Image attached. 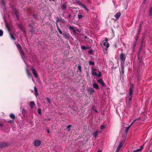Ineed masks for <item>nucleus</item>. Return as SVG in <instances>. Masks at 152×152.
Returning a JSON list of instances; mask_svg holds the SVG:
<instances>
[{
    "instance_id": "nucleus-28",
    "label": "nucleus",
    "mask_w": 152,
    "mask_h": 152,
    "mask_svg": "<svg viewBox=\"0 0 152 152\" xmlns=\"http://www.w3.org/2000/svg\"><path fill=\"white\" fill-rule=\"evenodd\" d=\"M63 36L66 39H69V38L68 35L66 33L63 34Z\"/></svg>"
},
{
    "instance_id": "nucleus-52",
    "label": "nucleus",
    "mask_w": 152,
    "mask_h": 152,
    "mask_svg": "<svg viewBox=\"0 0 152 152\" xmlns=\"http://www.w3.org/2000/svg\"><path fill=\"white\" fill-rule=\"evenodd\" d=\"M92 53V51H91V50L90 51H89V52H88V53Z\"/></svg>"
},
{
    "instance_id": "nucleus-40",
    "label": "nucleus",
    "mask_w": 152,
    "mask_h": 152,
    "mask_svg": "<svg viewBox=\"0 0 152 152\" xmlns=\"http://www.w3.org/2000/svg\"><path fill=\"white\" fill-rule=\"evenodd\" d=\"M0 1H1V2L2 3V4L3 5H5V3L4 1V0H0Z\"/></svg>"
},
{
    "instance_id": "nucleus-16",
    "label": "nucleus",
    "mask_w": 152,
    "mask_h": 152,
    "mask_svg": "<svg viewBox=\"0 0 152 152\" xmlns=\"http://www.w3.org/2000/svg\"><path fill=\"white\" fill-rule=\"evenodd\" d=\"M121 15V13L120 12H117L116 13L114 16V17L116 19H118Z\"/></svg>"
},
{
    "instance_id": "nucleus-33",
    "label": "nucleus",
    "mask_w": 152,
    "mask_h": 152,
    "mask_svg": "<svg viewBox=\"0 0 152 152\" xmlns=\"http://www.w3.org/2000/svg\"><path fill=\"white\" fill-rule=\"evenodd\" d=\"M152 15V6L150 8L149 12V15L150 16L151 15Z\"/></svg>"
},
{
    "instance_id": "nucleus-6",
    "label": "nucleus",
    "mask_w": 152,
    "mask_h": 152,
    "mask_svg": "<svg viewBox=\"0 0 152 152\" xmlns=\"http://www.w3.org/2000/svg\"><path fill=\"white\" fill-rule=\"evenodd\" d=\"M20 53L21 57L23 60L25 61L24 59L25 58L26 55L25 53L22 51V48L20 45Z\"/></svg>"
},
{
    "instance_id": "nucleus-24",
    "label": "nucleus",
    "mask_w": 152,
    "mask_h": 152,
    "mask_svg": "<svg viewBox=\"0 0 152 152\" xmlns=\"http://www.w3.org/2000/svg\"><path fill=\"white\" fill-rule=\"evenodd\" d=\"M29 26L30 28V31L32 33H33L34 32V27H33L31 26V25L30 24L29 25Z\"/></svg>"
},
{
    "instance_id": "nucleus-22",
    "label": "nucleus",
    "mask_w": 152,
    "mask_h": 152,
    "mask_svg": "<svg viewBox=\"0 0 152 152\" xmlns=\"http://www.w3.org/2000/svg\"><path fill=\"white\" fill-rule=\"evenodd\" d=\"M69 28L70 30H72L73 32L75 33H76V30L72 26H69Z\"/></svg>"
},
{
    "instance_id": "nucleus-29",
    "label": "nucleus",
    "mask_w": 152,
    "mask_h": 152,
    "mask_svg": "<svg viewBox=\"0 0 152 152\" xmlns=\"http://www.w3.org/2000/svg\"><path fill=\"white\" fill-rule=\"evenodd\" d=\"M99 132L96 131V132H95L93 134L94 136V137H96L97 136V135H98V133Z\"/></svg>"
},
{
    "instance_id": "nucleus-17",
    "label": "nucleus",
    "mask_w": 152,
    "mask_h": 152,
    "mask_svg": "<svg viewBox=\"0 0 152 152\" xmlns=\"http://www.w3.org/2000/svg\"><path fill=\"white\" fill-rule=\"evenodd\" d=\"M93 86L94 88L96 89H98L99 88V86L96 83H93Z\"/></svg>"
},
{
    "instance_id": "nucleus-47",
    "label": "nucleus",
    "mask_w": 152,
    "mask_h": 152,
    "mask_svg": "<svg viewBox=\"0 0 152 152\" xmlns=\"http://www.w3.org/2000/svg\"><path fill=\"white\" fill-rule=\"evenodd\" d=\"M146 1L147 0H143L142 2V3H143L144 4H145Z\"/></svg>"
},
{
    "instance_id": "nucleus-42",
    "label": "nucleus",
    "mask_w": 152,
    "mask_h": 152,
    "mask_svg": "<svg viewBox=\"0 0 152 152\" xmlns=\"http://www.w3.org/2000/svg\"><path fill=\"white\" fill-rule=\"evenodd\" d=\"M105 128V126L104 125H102L100 127V129H104Z\"/></svg>"
},
{
    "instance_id": "nucleus-44",
    "label": "nucleus",
    "mask_w": 152,
    "mask_h": 152,
    "mask_svg": "<svg viewBox=\"0 0 152 152\" xmlns=\"http://www.w3.org/2000/svg\"><path fill=\"white\" fill-rule=\"evenodd\" d=\"M58 31L60 34H62V32L60 29H59Z\"/></svg>"
},
{
    "instance_id": "nucleus-27",
    "label": "nucleus",
    "mask_w": 152,
    "mask_h": 152,
    "mask_svg": "<svg viewBox=\"0 0 152 152\" xmlns=\"http://www.w3.org/2000/svg\"><path fill=\"white\" fill-rule=\"evenodd\" d=\"M6 27L7 29V30L9 31V33L10 32V31L11 30V29L10 28V26L8 24H7L6 25Z\"/></svg>"
},
{
    "instance_id": "nucleus-46",
    "label": "nucleus",
    "mask_w": 152,
    "mask_h": 152,
    "mask_svg": "<svg viewBox=\"0 0 152 152\" xmlns=\"http://www.w3.org/2000/svg\"><path fill=\"white\" fill-rule=\"evenodd\" d=\"M25 112V110L24 109H23L22 111V113L23 114H24Z\"/></svg>"
},
{
    "instance_id": "nucleus-50",
    "label": "nucleus",
    "mask_w": 152,
    "mask_h": 152,
    "mask_svg": "<svg viewBox=\"0 0 152 152\" xmlns=\"http://www.w3.org/2000/svg\"><path fill=\"white\" fill-rule=\"evenodd\" d=\"M33 16L35 18H36V15H35V14H34L33 15Z\"/></svg>"
},
{
    "instance_id": "nucleus-26",
    "label": "nucleus",
    "mask_w": 152,
    "mask_h": 152,
    "mask_svg": "<svg viewBox=\"0 0 152 152\" xmlns=\"http://www.w3.org/2000/svg\"><path fill=\"white\" fill-rule=\"evenodd\" d=\"M10 118L12 119H14L15 118V115L13 114H11L10 115Z\"/></svg>"
},
{
    "instance_id": "nucleus-5",
    "label": "nucleus",
    "mask_w": 152,
    "mask_h": 152,
    "mask_svg": "<svg viewBox=\"0 0 152 152\" xmlns=\"http://www.w3.org/2000/svg\"><path fill=\"white\" fill-rule=\"evenodd\" d=\"M96 71V69H92V75L96 76L98 77H100L102 76V73L100 72H99V74H97L96 72H94V71Z\"/></svg>"
},
{
    "instance_id": "nucleus-23",
    "label": "nucleus",
    "mask_w": 152,
    "mask_h": 152,
    "mask_svg": "<svg viewBox=\"0 0 152 152\" xmlns=\"http://www.w3.org/2000/svg\"><path fill=\"white\" fill-rule=\"evenodd\" d=\"M14 17H16L18 20V14L16 11H15V13L13 15Z\"/></svg>"
},
{
    "instance_id": "nucleus-8",
    "label": "nucleus",
    "mask_w": 152,
    "mask_h": 152,
    "mask_svg": "<svg viewBox=\"0 0 152 152\" xmlns=\"http://www.w3.org/2000/svg\"><path fill=\"white\" fill-rule=\"evenodd\" d=\"M32 73L36 78H38V75L36 70L31 66Z\"/></svg>"
},
{
    "instance_id": "nucleus-36",
    "label": "nucleus",
    "mask_w": 152,
    "mask_h": 152,
    "mask_svg": "<svg viewBox=\"0 0 152 152\" xmlns=\"http://www.w3.org/2000/svg\"><path fill=\"white\" fill-rule=\"evenodd\" d=\"M78 69L79 70L80 72L81 71V66L80 65H79L78 66Z\"/></svg>"
},
{
    "instance_id": "nucleus-30",
    "label": "nucleus",
    "mask_w": 152,
    "mask_h": 152,
    "mask_svg": "<svg viewBox=\"0 0 152 152\" xmlns=\"http://www.w3.org/2000/svg\"><path fill=\"white\" fill-rule=\"evenodd\" d=\"M83 17H84L83 15H79V14H78V19H79L82 18H83Z\"/></svg>"
},
{
    "instance_id": "nucleus-49",
    "label": "nucleus",
    "mask_w": 152,
    "mask_h": 152,
    "mask_svg": "<svg viewBox=\"0 0 152 152\" xmlns=\"http://www.w3.org/2000/svg\"><path fill=\"white\" fill-rule=\"evenodd\" d=\"M8 122H10L11 123H12L13 122V121L12 120H10L9 121H8Z\"/></svg>"
},
{
    "instance_id": "nucleus-2",
    "label": "nucleus",
    "mask_w": 152,
    "mask_h": 152,
    "mask_svg": "<svg viewBox=\"0 0 152 152\" xmlns=\"http://www.w3.org/2000/svg\"><path fill=\"white\" fill-rule=\"evenodd\" d=\"M126 58V56L123 53H121L119 56V58L120 60L121 64H124Z\"/></svg>"
},
{
    "instance_id": "nucleus-41",
    "label": "nucleus",
    "mask_w": 152,
    "mask_h": 152,
    "mask_svg": "<svg viewBox=\"0 0 152 152\" xmlns=\"http://www.w3.org/2000/svg\"><path fill=\"white\" fill-rule=\"evenodd\" d=\"M86 42H89V43H91L92 42V40L91 39H89L88 40V39H87L86 40Z\"/></svg>"
},
{
    "instance_id": "nucleus-57",
    "label": "nucleus",
    "mask_w": 152,
    "mask_h": 152,
    "mask_svg": "<svg viewBox=\"0 0 152 152\" xmlns=\"http://www.w3.org/2000/svg\"><path fill=\"white\" fill-rule=\"evenodd\" d=\"M47 131H48V133H49L50 131H49V130H48Z\"/></svg>"
},
{
    "instance_id": "nucleus-7",
    "label": "nucleus",
    "mask_w": 152,
    "mask_h": 152,
    "mask_svg": "<svg viewBox=\"0 0 152 152\" xmlns=\"http://www.w3.org/2000/svg\"><path fill=\"white\" fill-rule=\"evenodd\" d=\"M124 143V141L121 142L118 145L115 152H118L122 148L123 145Z\"/></svg>"
},
{
    "instance_id": "nucleus-11",
    "label": "nucleus",
    "mask_w": 152,
    "mask_h": 152,
    "mask_svg": "<svg viewBox=\"0 0 152 152\" xmlns=\"http://www.w3.org/2000/svg\"><path fill=\"white\" fill-rule=\"evenodd\" d=\"M98 82L101 84V85L103 86H105V84L103 83V80L102 79H100L97 80Z\"/></svg>"
},
{
    "instance_id": "nucleus-25",
    "label": "nucleus",
    "mask_w": 152,
    "mask_h": 152,
    "mask_svg": "<svg viewBox=\"0 0 152 152\" xmlns=\"http://www.w3.org/2000/svg\"><path fill=\"white\" fill-rule=\"evenodd\" d=\"M34 91H35L34 94L36 96H37L38 95V91L37 89L36 88V87H34Z\"/></svg>"
},
{
    "instance_id": "nucleus-54",
    "label": "nucleus",
    "mask_w": 152,
    "mask_h": 152,
    "mask_svg": "<svg viewBox=\"0 0 152 152\" xmlns=\"http://www.w3.org/2000/svg\"><path fill=\"white\" fill-rule=\"evenodd\" d=\"M57 29H58V31H59V29H60L57 26Z\"/></svg>"
},
{
    "instance_id": "nucleus-35",
    "label": "nucleus",
    "mask_w": 152,
    "mask_h": 152,
    "mask_svg": "<svg viewBox=\"0 0 152 152\" xmlns=\"http://www.w3.org/2000/svg\"><path fill=\"white\" fill-rule=\"evenodd\" d=\"M107 49L108 48H104L105 50H104V53L105 54H106L107 53Z\"/></svg>"
},
{
    "instance_id": "nucleus-21",
    "label": "nucleus",
    "mask_w": 152,
    "mask_h": 152,
    "mask_svg": "<svg viewBox=\"0 0 152 152\" xmlns=\"http://www.w3.org/2000/svg\"><path fill=\"white\" fill-rule=\"evenodd\" d=\"M10 39L12 40H15V39L13 36V35L10 32Z\"/></svg>"
},
{
    "instance_id": "nucleus-4",
    "label": "nucleus",
    "mask_w": 152,
    "mask_h": 152,
    "mask_svg": "<svg viewBox=\"0 0 152 152\" xmlns=\"http://www.w3.org/2000/svg\"><path fill=\"white\" fill-rule=\"evenodd\" d=\"M108 39L107 38H105V40L103 41V45L105 47L104 48H108L110 46V44L107 42Z\"/></svg>"
},
{
    "instance_id": "nucleus-20",
    "label": "nucleus",
    "mask_w": 152,
    "mask_h": 152,
    "mask_svg": "<svg viewBox=\"0 0 152 152\" xmlns=\"http://www.w3.org/2000/svg\"><path fill=\"white\" fill-rule=\"evenodd\" d=\"M27 73L28 75V76L29 78H32V76L31 74L29 73L28 69H26Z\"/></svg>"
},
{
    "instance_id": "nucleus-13",
    "label": "nucleus",
    "mask_w": 152,
    "mask_h": 152,
    "mask_svg": "<svg viewBox=\"0 0 152 152\" xmlns=\"http://www.w3.org/2000/svg\"><path fill=\"white\" fill-rule=\"evenodd\" d=\"M19 27H20V30L21 31H22L23 32V34L24 35L26 33H25V31L23 27L20 24Z\"/></svg>"
},
{
    "instance_id": "nucleus-32",
    "label": "nucleus",
    "mask_w": 152,
    "mask_h": 152,
    "mask_svg": "<svg viewBox=\"0 0 152 152\" xmlns=\"http://www.w3.org/2000/svg\"><path fill=\"white\" fill-rule=\"evenodd\" d=\"M3 34V31L0 29V37H1Z\"/></svg>"
},
{
    "instance_id": "nucleus-53",
    "label": "nucleus",
    "mask_w": 152,
    "mask_h": 152,
    "mask_svg": "<svg viewBox=\"0 0 152 152\" xmlns=\"http://www.w3.org/2000/svg\"><path fill=\"white\" fill-rule=\"evenodd\" d=\"M98 152H102V150H99L98 151Z\"/></svg>"
},
{
    "instance_id": "nucleus-3",
    "label": "nucleus",
    "mask_w": 152,
    "mask_h": 152,
    "mask_svg": "<svg viewBox=\"0 0 152 152\" xmlns=\"http://www.w3.org/2000/svg\"><path fill=\"white\" fill-rule=\"evenodd\" d=\"M9 143L5 142H0V148L2 149L6 147L9 145Z\"/></svg>"
},
{
    "instance_id": "nucleus-15",
    "label": "nucleus",
    "mask_w": 152,
    "mask_h": 152,
    "mask_svg": "<svg viewBox=\"0 0 152 152\" xmlns=\"http://www.w3.org/2000/svg\"><path fill=\"white\" fill-rule=\"evenodd\" d=\"M88 91L89 92L90 94H93L95 92L94 89L92 88H90L88 89Z\"/></svg>"
},
{
    "instance_id": "nucleus-37",
    "label": "nucleus",
    "mask_w": 152,
    "mask_h": 152,
    "mask_svg": "<svg viewBox=\"0 0 152 152\" xmlns=\"http://www.w3.org/2000/svg\"><path fill=\"white\" fill-rule=\"evenodd\" d=\"M47 102L49 103L50 104V103H51V101H50V99L48 98V97H47Z\"/></svg>"
},
{
    "instance_id": "nucleus-38",
    "label": "nucleus",
    "mask_w": 152,
    "mask_h": 152,
    "mask_svg": "<svg viewBox=\"0 0 152 152\" xmlns=\"http://www.w3.org/2000/svg\"><path fill=\"white\" fill-rule=\"evenodd\" d=\"M82 7H83L87 11H89V10L87 8V7L85 5H84Z\"/></svg>"
},
{
    "instance_id": "nucleus-31",
    "label": "nucleus",
    "mask_w": 152,
    "mask_h": 152,
    "mask_svg": "<svg viewBox=\"0 0 152 152\" xmlns=\"http://www.w3.org/2000/svg\"><path fill=\"white\" fill-rule=\"evenodd\" d=\"M89 64L90 65H93L94 64V63L92 61H89Z\"/></svg>"
},
{
    "instance_id": "nucleus-14",
    "label": "nucleus",
    "mask_w": 152,
    "mask_h": 152,
    "mask_svg": "<svg viewBox=\"0 0 152 152\" xmlns=\"http://www.w3.org/2000/svg\"><path fill=\"white\" fill-rule=\"evenodd\" d=\"M76 4L79 5L81 7L84 5L79 0L76 1Z\"/></svg>"
},
{
    "instance_id": "nucleus-56",
    "label": "nucleus",
    "mask_w": 152,
    "mask_h": 152,
    "mask_svg": "<svg viewBox=\"0 0 152 152\" xmlns=\"http://www.w3.org/2000/svg\"><path fill=\"white\" fill-rule=\"evenodd\" d=\"M84 37L85 39H87V37L86 36H85Z\"/></svg>"
},
{
    "instance_id": "nucleus-12",
    "label": "nucleus",
    "mask_w": 152,
    "mask_h": 152,
    "mask_svg": "<svg viewBox=\"0 0 152 152\" xmlns=\"http://www.w3.org/2000/svg\"><path fill=\"white\" fill-rule=\"evenodd\" d=\"M35 105V104L33 101H31L30 102L29 105L31 109L33 108Z\"/></svg>"
},
{
    "instance_id": "nucleus-1",
    "label": "nucleus",
    "mask_w": 152,
    "mask_h": 152,
    "mask_svg": "<svg viewBox=\"0 0 152 152\" xmlns=\"http://www.w3.org/2000/svg\"><path fill=\"white\" fill-rule=\"evenodd\" d=\"M134 85L131 84L129 89V93L128 95V98L126 100V106L130 107L131 106L129 102L131 101L133 94Z\"/></svg>"
},
{
    "instance_id": "nucleus-55",
    "label": "nucleus",
    "mask_w": 152,
    "mask_h": 152,
    "mask_svg": "<svg viewBox=\"0 0 152 152\" xmlns=\"http://www.w3.org/2000/svg\"><path fill=\"white\" fill-rule=\"evenodd\" d=\"M143 146H142L140 147V149H141V150L142 149V148H143Z\"/></svg>"
},
{
    "instance_id": "nucleus-18",
    "label": "nucleus",
    "mask_w": 152,
    "mask_h": 152,
    "mask_svg": "<svg viewBox=\"0 0 152 152\" xmlns=\"http://www.w3.org/2000/svg\"><path fill=\"white\" fill-rule=\"evenodd\" d=\"M66 4H63L61 6V9L63 10H66Z\"/></svg>"
},
{
    "instance_id": "nucleus-45",
    "label": "nucleus",
    "mask_w": 152,
    "mask_h": 152,
    "mask_svg": "<svg viewBox=\"0 0 152 152\" xmlns=\"http://www.w3.org/2000/svg\"><path fill=\"white\" fill-rule=\"evenodd\" d=\"M17 48L18 50H19V44H16Z\"/></svg>"
},
{
    "instance_id": "nucleus-58",
    "label": "nucleus",
    "mask_w": 152,
    "mask_h": 152,
    "mask_svg": "<svg viewBox=\"0 0 152 152\" xmlns=\"http://www.w3.org/2000/svg\"><path fill=\"white\" fill-rule=\"evenodd\" d=\"M151 152V151H150V152Z\"/></svg>"
},
{
    "instance_id": "nucleus-43",
    "label": "nucleus",
    "mask_w": 152,
    "mask_h": 152,
    "mask_svg": "<svg viewBox=\"0 0 152 152\" xmlns=\"http://www.w3.org/2000/svg\"><path fill=\"white\" fill-rule=\"evenodd\" d=\"M38 113L39 114H41V110L39 109H38Z\"/></svg>"
},
{
    "instance_id": "nucleus-34",
    "label": "nucleus",
    "mask_w": 152,
    "mask_h": 152,
    "mask_svg": "<svg viewBox=\"0 0 152 152\" xmlns=\"http://www.w3.org/2000/svg\"><path fill=\"white\" fill-rule=\"evenodd\" d=\"M72 126V125H68L67 127V129L68 131H70V127H71Z\"/></svg>"
},
{
    "instance_id": "nucleus-19",
    "label": "nucleus",
    "mask_w": 152,
    "mask_h": 152,
    "mask_svg": "<svg viewBox=\"0 0 152 152\" xmlns=\"http://www.w3.org/2000/svg\"><path fill=\"white\" fill-rule=\"evenodd\" d=\"M81 49L83 50H86L87 49H89V47H86L84 46H83L82 45H81Z\"/></svg>"
},
{
    "instance_id": "nucleus-9",
    "label": "nucleus",
    "mask_w": 152,
    "mask_h": 152,
    "mask_svg": "<svg viewBox=\"0 0 152 152\" xmlns=\"http://www.w3.org/2000/svg\"><path fill=\"white\" fill-rule=\"evenodd\" d=\"M137 120H138V119H136L134 120L132 123L131 124V125L129 126H128V127H126V129H125V132H126V133H127V132H128L129 129L132 126V125L133 124L135 123V122L137 121Z\"/></svg>"
},
{
    "instance_id": "nucleus-39",
    "label": "nucleus",
    "mask_w": 152,
    "mask_h": 152,
    "mask_svg": "<svg viewBox=\"0 0 152 152\" xmlns=\"http://www.w3.org/2000/svg\"><path fill=\"white\" fill-rule=\"evenodd\" d=\"M141 150V149H138L134 151L133 152H139Z\"/></svg>"
},
{
    "instance_id": "nucleus-48",
    "label": "nucleus",
    "mask_w": 152,
    "mask_h": 152,
    "mask_svg": "<svg viewBox=\"0 0 152 152\" xmlns=\"http://www.w3.org/2000/svg\"><path fill=\"white\" fill-rule=\"evenodd\" d=\"M3 125L1 123H0V127L1 128H2L3 127Z\"/></svg>"
},
{
    "instance_id": "nucleus-51",
    "label": "nucleus",
    "mask_w": 152,
    "mask_h": 152,
    "mask_svg": "<svg viewBox=\"0 0 152 152\" xmlns=\"http://www.w3.org/2000/svg\"><path fill=\"white\" fill-rule=\"evenodd\" d=\"M93 110H94V111L95 112H96V113L97 112V111L96 110H95V109H93Z\"/></svg>"
},
{
    "instance_id": "nucleus-10",
    "label": "nucleus",
    "mask_w": 152,
    "mask_h": 152,
    "mask_svg": "<svg viewBox=\"0 0 152 152\" xmlns=\"http://www.w3.org/2000/svg\"><path fill=\"white\" fill-rule=\"evenodd\" d=\"M41 143V142L40 140H37L35 141L34 145L35 147H38L40 145Z\"/></svg>"
}]
</instances>
